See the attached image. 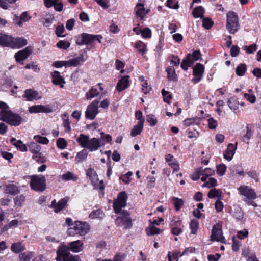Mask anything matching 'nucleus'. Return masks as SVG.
I'll return each instance as SVG.
<instances>
[{"label":"nucleus","mask_w":261,"mask_h":261,"mask_svg":"<svg viewBox=\"0 0 261 261\" xmlns=\"http://www.w3.org/2000/svg\"><path fill=\"white\" fill-rule=\"evenodd\" d=\"M31 179L30 187L36 191H43L46 189V179L43 175L28 176Z\"/></svg>","instance_id":"obj_6"},{"label":"nucleus","mask_w":261,"mask_h":261,"mask_svg":"<svg viewBox=\"0 0 261 261\" xmlns=\"http://www.w3.org/2000/svg\"><path fill=\"white\" fill-rule=\"evenodd\" d=\"M190 227L191 230V232L194 234H196L199 227L198 221L196 219L192 220L190 222Z\"/></svg>","instance_id":"obj_44"},{"label":"nucleus","mask_w":261,"mask_h":261,"mask_svg":"<svg viewBox=\"0 0 261 261\" xmlns=\"http://www.w3.org/2000/svg\"><path fill=\"white\" fill-rule=\"evenodd\" d=\"M146 121L151 126H154L158 123L156 117L152 114H149L146 116Z\"/></svg>","instance_id":"obj_50"},{"label":"nucleus","mask_w":261,"mask_h":261,"mask_svg":"<svg viewBox=\"0 0 261 261\" xmlns=\"http://www.w3.org/2000/svg\"><path fill=\"white\" fill-rule=\"evenodd\" d=\"M166 72L167 73V76L170 81L176 80V75L175 73V70L173 66H169L166 69Z\"/></svg>","instance_id":"obj_39"},{"label":"nucleus","mask_w":261,"mask_h":261,"mask_svg":"<svg viewBox=\"0 0 261 261\" xmlns=\"http://www.w3.org/2000/svg\"><path fill=\"white\" fill-rule=\"evenodd\" d=\"M143 128V124L142 123H138L137 124L135 125L133 128L130 135L132 137H135L137 135L140 134L142 132Z\"/></svg>","instance_id":"obj_38"},{"label":"nucleus","mask_w":261,"mask_h":261,"mask_svg":"<svg viewBox=\"0 0 261 261\" xmlns=\"http://www.w3.org/2000/svg\"><path fill=\"white\" fill-rule=\"evenodd\" d=\"M104 216L103 211L97 209L92 211L89 214V218L91 219L102 218Z\"/></svg>","instance_id":"obj_41"},{"label":"nucleus","mask_w":261,"mask_h":261,"mask_svg":"<svg viewBox=\"0 0 261 261\" xmlns=\"http://www.w3.org/2000/svg\"><path fill=\"white\" fill-rule=\"evenodd\" d=\"M227 167L224 164H220L217 166V172L220 176H223L225 174Z\"/></svg>","instance_id":"obj_61"},{"label":"nucleus","mask_w":261,"mask_h":261,"mask_svg":"<svg viewBox=\"0 0 261 261\" xmlns=\"http://www.w3.org/2000/svg\"><path fill=\"white\" fill-rule=\"evenodd\" d=\"M247 132L245 135H244L242 138V140L246 143H248V141L251 138L252 135V132L251 131V128L250 127L249 125H247L246 126Z\"/></svg>","instance_id":"obj_45"},{"label":"nucleus","mask_w":261,"mask_h":261,"mask_svg":"<svg viewBox=\"0 0 261 261\" xmlns=\"http://www.w3.org/2000/svg\"><path fill=\"white\" fill-rule=\"evenodd\" d=\"M90 230V226L87 222L75 221L71 227L67 230V233L70 236H74L76 234L84 236Z\"/></svg>","instance_id":"obj_4"},{"label":"nucleus","mask_w":261,"mask_h":261,"mask_svg":"<svg viewBox=\"0 0 261 261\" xmlns=\"http://www.w3.org/2000/svg\"><path fill=\"white\" fill-rule=\"evenodd\" d=\"M4 192L12 195H15L19 193V189L17 186L13 183H10L6 186Z\"/></svg>","instance_id":"obj_26"},{"label":"nucleus","mask_w":261,"mask_h":261,"mask_svg":"<svg viewBox=\"0 0 261 261\" xmlns=\"http://www.w3.org/2000/svg\"><path fill=\"white\" fill-rule=\"evenodd\" d=\"M99 101L97 100L89 105L85 112V117L90 120H93L98 113Z\"/></svg>","instance_id":"obj_11"},{"label":"nucleus","mask_w":261,"mask_h":261,"mask_svg":"<svg viewBox=\"0 0 261 261\" xmlns=\"http://www.w3.org/2000/svg\"><path fill=\"white\" fill-rule=\"evenodd\" d=\"M102 83H98L95 86L92 87L89 92L86 94V97L87 99H91L96 96L99 94L98 90H102Z\"/></svg>","instance_id":"obj_23"},{"label":"nucleus","mask_w":261,"mask_h":261,"mask_svg":"<svg viewBox=\"0 0 261 261\" xmlns=\"http://www.w3.org/2000/svg\"><path fill=\"white\" fill-rule=\"evenodd\" d=\"M228 105L231 110H236L239 107V102L236 98L232 97L228 100Z\"/></svg>","instance_id":"obj_46"},{"label":"nucleus","mask_w":261,"mask_h":261,"mask_svg":"<svg viewBox=\"0 0 261 261\" xmlns=\"http://www.w3.org/2000/svg\"><path fill=\"white\" fill-rule=\"evenodd\" d=\"M257 49V46L256 44H253L248 46H245L244 47V50L248 54H253L256 51Z\"/></svg>","instance_id":"obj_52"},{"label":"nucleus","mask_w":261,"mask_h":261,"mask_svg":"<svg viewBox=\"0 0 261 261\" xmlns=\"http://www.w3.org/2000/svg\"><path fill=\"white\" fill-rule=\"evenodd\" d=\"M57 145L61 149H64L67 145V142L65 139L60 138L57 140Z\"/></svg>","instance_id":"obj_56"},{"label":"nucleus","mask_w":261,"mask_h":261,"mask_svg":"<svg viewBox=\"0 0 261 261\" xmlns=\"http://www.w3.org/2000/svg\"><path fill=\"white\" fill-rule=\"evenodd\" d=\"M13 37L10 36L2 34L0 35V44L4 46H10L11 47Z\"/></svg>","instance_id":"obj_29"},{"label":"nucleus","mask_w":261,"mask_h":261,"mask_svg":"<svg viewBox=\"0 0 261 261\" xmlns=\"http://www.w3.org/2000/svg\"><path fill=\"white\" fill-rule=\"evenodd\" d=\"M213 21L209 18H204L203 19L202 25L206 29H210L213 25Z\"/></svg>","instance_id":"obj_57"},{"label":"nucleus","mask_w":261,"mask_h":261,"mask_svg":"<svg viewBox=\"0 0 261 261\" xmlns=\"http://www.w3.org/2000/svg\"><path fill=\"white\" fill-rule=\"evenodd\" d=\"M11 250L16 253H18L25 249V246L21 243L17 242L12 244L11 246Z\"/></svg>","instance_id":"obj_35"},{"label":"nucleus","mask_w":261,"mask_h":261,"mask_svg":"<svg viewBox=\"0 0 261 261\" xmlns=\"http://www.w3.org/2000/svg\"><path fill=\"white\" fill-rule=\"evenodd\" d=\"M86 175L91 180L92 184L96 189L103 190L104 184L102 180H99L96 171L92 168H89L86 171Z\"/></svg>","instance_id":"obj_9"},{"label":"nucleus","mask_w":261,"mask_h":261,"mask_svg":"<svg viewBox=\"0 0 261 261\" xmlns=\"http://www.w3.org/2000/svg\"><path fill=\"white\" fill-rule=\"evenodd\" d=\"M208 127L210 129H215L218 126L217 121L213 118L211 117L207 120Z\"/></svg>","instance_id":"obj_63"},{"label":"nucleus","mask_w":261,"mask_h":261,"mask_svg":"<svg viewBox=\"0 0 261 261\" xmlns=\"http://www.w3.org/2000/svg\"><path fill=\"white\" fill-rule=\"evenodd\" d=\"M28 111L31 114L39 113H49L53 112V109L49 105H37L30 107L28 109Z\"/></svg>","instance_id":"obj_13"},{"label":"nucleus","mask_w":261,"mask_h":261,"mask_svg":"<svg viewBox=\"0 0 261 261\" xmlns=\"http://www.w3.org/2000/svg\"><path fill=\"white\" fill-rule=\"evenodd\" d=\"M162 94L165 102L169 103L172 98V95L169 92L165 91L164 89L162 90Z\"/></svg>","instance_id":"obj_60"},{"label":"nucleus","mask_w":261,"mask_h":261,"mask_svg":"<svg viewBox=\"0 0 261 261\" xmlns=\"http://www.w3.org/2000/svg\"><path fill=\"white\" fill-rule=\"evenodd\" d=\"M62 179L68 181V180H73L75 181L77 179L78 177L77 175H75L73 173L71 172H68L65 174H63L61 176Z\"/></svg>","instance_id":"obj_42"},{"label":"nucleus","mask_w":261,"mask_h":261,"mask_svg":"<svg viewBox=\"0 0 261 261\" xmlns=\"http://www.w3.org/2000/svg\"><path fill=\"white\" fill-rule=\"evenodd\" d=\"M34 139L38 143L44 145H46L49 143V140L45 137L40 135H35L34 136Z\"/></svg>","instance_id":"obj_49"},{"label":"nucleus","mask_w":261,"mask_h":261,"mask_svg":"<svg viewBox=\"0 0 261 261\" xmlns=\"http://www.w3.org/2000/svg\"><path fill=\"white\" fill-rule=\"evenodd\" d=\"M76 140L81 147L91 152L97 150L103 145L99 138H89L88 136L84 134H80Z\"/></svg>","instance_id":"obj_3"},{"label":"nucleus","mask_w":261,"mask_h":261,"mask_svg":"<svg viewBox=\"0 0 261 261\" xmlns=\"http://www.w3.org/2000/svg\"><path fill=\"white\" fill-rule=\"evenodd\" d=\"M56 260H61L62 258L63 261H81L78 255H68L66 248L64 246H60L57 252Z\"/></svg>","instance_id":"obj_10"},{"label":"nucleus","mask_w":261,"mask_h":261,"mask_svg":"<svg viewBox=\"0 0 261 261\" xmlns=\"http://www.w3.org/2000/svg\"><path fill=\"white\" fill-rule=\"evenodd\" d=\"M127 196L125 192L119 193L117 198L114 201L113 208L115 212L119 216L116 220V223L119 226H123L125 228H129L132 226V221L128 213L122 211L126 205Z\"/></svg>","instance_id":"obj_1"},{"label":"nucleus","mask_w":261,"mask_h":261,"mask_svg":"<svg viewBox=\"0 0 261 261\" xmlns=\"http://www.w3.org/2000/svg\"><path fill=\"white\" fill-rule=\"evenodd\" d=\"M238 143L235 144L229 143L225 152L224 153V157L228 161H231L235 153V151L237 148Z\"/></svg>","instance_id":"obj_21"},{"label":"nucleus","mask_w":261,"mask_h":261,"mask_svg":"<svg viewBox=\"0 0 261 261\" xmlns=\"http://www.w3.org/2000/svg\"><path fill=\"white\" fill-rule=\"evenodd\" d=\"M212 241L220 242L222 243H225V239L222 235V231L219 226H214L212 230V234L211 236Z\"/></svg>","instance_id":"obj_14"},{"label":"nucleus","mask_w":261,"mask_h":261,"mask_svg":"<svg viewBox=\"0 0 261 261\" xmlns=\"http://www.w3.org/2000/svg\"><path fill=\"white\" fill-rule=\"evenodd\" d=\"M240 196L243 197L244 201L255 199L257 196L254 190L251 187L245 185H241L237 189Z\"/></svg>","instance_id":"obj_8"},{"label":"nucleus","mask_w":261,"mask_h":261,"mask_svg":"<svg viewBox=\"0 0 261 261\" xmlns=\"http://www.w3.org/2000/svg\"><path fill=\"white\" fill-rule=\"evenodd\" d=\"M230 177L234 179L235 178H238V179H242L243 177L245 176V172L241 169L238 168H232L230 169Z\"/></svg>","instance_id":"obj_27"},{"label":"nucleus","mask_w":261,"mask_h":261,"mask_svg":"<svg viewBox=\"0 0 261 261\" xmlns=\"http://www.w3.org/2000/svg\"><path fill=\"white\" fill-rule=\"evenodd\" d=\"M34 255V253L31 251H27L21 253L19 255L20 261H30Z\"/></svg>","instance_id":"obj_40"},{"label":"nucleus","mask_w":261,"mask_h":261,"mask_svg":"<svg viewBox=\"0 0 261 261\" xmlns=\"http://www.w3.org/2000/svg\"><path fill=\"white\" fill-rule=\"evenodd\" d=\"M226 17V28L230 33L234 34L239 27L238 15L236 12L230 11L227 13Z\"/></svg>","instance_id":"obj_5"},{"label":"nucleus","mask_w":261,"mask_h":261,"mask_svg":"<svg viewBox=\"0 0 261 261\" xmlns=\"http://www.w3.org/2000/svg\"><path fill=\"white\" fill-rule=\"evenodd\" d=\"M25 197L23 195H20L16 197L14 199L15 205L18 207L22 206L23 203L24 202Z\"/></svg>","instance_id":"obj_54"},{"label":"nucleus","mask_w":261,"mask_h":261,"mask_svg":"<svg viewBox=\"0 0 261 261\" xmlns=\"http://www.w3.org/2000/svg\"><path fill=\"white\" fill-rule=\"evenodd\" d=\"M53 78L52 82H64L63 77L61 75L59 72L55 71L51 73Z\"/></svg>","instance_id":"obj_51"},{"label":"nucleus","mask_w":261,"mask_h":261,"mask_svg":"<svg viewBox=\"0 0 261 261\" xmlns=\"http://www.w3.org/2000/svg\"><path fill=\"white\" fill-rule=\"evenodd\" d=\"M166 162L173 169L172 173L179 170V165L177 160L171 154L165 155Z\"/></svg>","instance_id":"obj_18"},{"label":"nucleus","mask_w":261,"mask_h":261,"mask_svg":"<svg viewBox=\"0 0 261 261\" xmlns=\"http://www.w3.org/2000/svg\"><path fill=\"white\" fill-rule=\"evenodd\" d=\"M29 150L34 154L33 158L37 161L42 162V159H37L38 155L40 156L41 147L35 142H31L29 145Z\"/></svg>","instance_id":"obj_20"},{"label":"nucleus","mask_w":261,"mask_h":261,"mask_svg":"<svg viewBox=\"0 0 261 261\" xmlns=\"http://www.w3.org/2000/svg\"><path fill=\"white\" fill-rule=\"evenodd\" d=\"M102 38V37L100 35H91L83 33L76 37V43L79 45H88L94 40H97L100 43Z\"/></svg>","instance_id":"obj_7"},{"label":"nucleus","mask_w":261,"mask_h":261,"mask_svg":"<svg viewBox=\"0 0 261 261\" xmlns=\"http://www.w3.org/2000/svg\"><path fill=\"white\" fill-rule=\"evenodd\" d=\"M134 46L138 50V51L142 55L145 54L147 51L146 44L141 41L136 42Z\"/></svg>","instance_id":"obj_36"},{"label":"nucleus","mask_w":261,"mask_h":261,"mask_svg":"<svg viewBox=\"0 0 261 261\" xmlns=\"http://www.w3.org/2000/svg\"><path fill=\"white\" fill-rule=\"evenodd\" d=\"M11 144L17 147L21 151H27V147L25 144L20 140H16L15 138H12L10 140Z\"/></svg>","instance_id":"obj_32"},{"label":"nucleus","mask_w":261,"mask_h":261,"mask_svg":"<svg viewBox=\"0 0 261 261\" xmlns=\"http://www.w3.org/2000/svg\"><path fill=\"white\" fill-rule=\"evenodd\" d=\"M172 201L177 211H179L181 208V207L184 204L183 200L181 199H179L177 197H173Z\"/></svg>","instance_id":"obj_47"},{"label":"nucleus","mask_w":261,"mask_h":261,"mask_svg":"<svg viewBox=\"0 0 261 261\" xmlns=\"http://www.w3.org/2000/svg\"><path fill=\"white\" fill-rule=\"evenodd\" d=\"M162 230L158 228L153 224H149V227L146 229L148 235L159 234L162 232Z\"/></svg>","instance_id":"obj_37"},{"label":"nucleus","mask_w":261,"mask_h":261,"mask_svg":"<svg viewBox=\"0 0 261 261\" xmlns=\"http://www.w3.org/2000/svg\"><path fill=\"white\" fill-rule=\"evenodd\" d=\"M205 12L204 9L202 6L195 7L192 11V14L195 18H202Z\"/></svg>","instance_id":"obj_34"},{"label":"nucleus","mask_w":261,"mask_h":261,"mask_svg":"<svg viewBox=\"0 0 261 261\" xmlns=\"http://www.w3.org/2000/svg\"><path fill=\"white\" fill-rule=\"evenodd\" d=\"M88 156V153L86 150H83L79 152L75 159L76 164H79L84 161Z\"/></svg>","instance_id":"obj_33"},{"label":"nucleus","mask_w":261,"mask_h":261,"mask_svg":"<svg viewBox=\"0 0 261 261\" xmlns=\"http://www.w3.org/2000/svg\"><path fill=\"white\" fill-rule=\"evenodd\" d=\"M0 120L13 126H18L21 124V117L9 110L8 106L5 102L0 101Z\"/></svg>","instance_id":"obj_2"},{"label":"nucleus","mask_w":261,"mask_h":261,"mask_svg":"<svg viewBox=\"0 0 261 261\" xmlns=\"http://www.w3.org/2000/svg\"><path fill=\"white\" fill-rule=\"evenodd\" d=\"M247 174L249 177L253 179L256 182L259 181V175L255 171H249L247 172Z\"/></svg>","instance_id":"obj_59"},{"label":"nucleus","mask_w":261,"mask_h":261,"mask_svg":"<svg viewBox=\"0 0 261 261\" xmlns=\"http://www.w3.org/2000/svg\"><path fill=\"white\" fill-rule=\"evenodd\" d=\"M83 243L80 240L70 242L68 244V247L64 246L66 250L68 249L73 252H79L83 249Z\"/></svg>","instance_id":"obj_22"},{"label":"nucleus","mask_w":261,"mask_h":261,"mask_svg":"<svg viewBox=\"0 0 261 261\" xmlns=\"http://www.w3.org/2000/svg\"><path fill=\"white\" fill-rule=\"evenodd\" d=\"M27 44V41L24 38H13L11 47L19 48L25 46Z\"/></svg>","instance_id":"obj_28"},{"label":"nucleus","mask_w":261,"mask_h":261,"mask_svg":"<svg viewBox=\"0 0 261 261\" xmlns=\"http://www.w3.org/2000/svg\"><path fill=\"white\" fill-rule=\"evenodd\" d=\"M124 63L120 61L119 60L117 59L115 61V67L117 70H120V73L123 74L124 72V70L123 69L124 67Z\"/></svg>","instance_id":"obj_64"},{"label":"nucleus","mask_w":261,"mask_h":261,"mask_svg":"<svg viewBox=\"0 0 261 261\" xmlns=\"http://www.w3.org/2000/svg\"><path fill=\"white\" fill-rule=\"evenodd\" d=\"M70 44L69 42L64 40L60 41L57 44V46L60 49H66L69 47Z\"/></svg>","instance_id":"obj_58"},{"label":"nucleus","mask_w":261,"mask_h":261,"mask_svg":"<svg viewBox=\"0 0 261 261\" xmlns=\"http://www.w3.org/2000/svg\"><path fill=\"white\" fill-rule=\"evenodd\" d=\"M23 97L25 98L26 100L28 101H32L41 98V96L39 95L37 91L30 89H27L24 91Z\"/></svg>","instance_id":"obj_17"},{"label":"nucleus","mask_w":261,"mask_h":261,"mask_svg":"<svg viewBox=\"0 0 261 261\" xmlns=\"http://www.w3.org/2000/svg\"><path fill=\"white\" fill-rule=\"evenodd\" d=\"M87 59V56L81 54L78 57L71 59L69 60L63 61V67H76L82 65Z\"/></svg>","instance_id":"obj_12"},{"label":"nucleus","mask_w":261,"mask_h":261,"mask_svg":"<svg viewBox=\"0 0 261 261\" xmlns=\"http://www.w3.org/2000/svg\"><path fill=\"white\" fill-rule=\"evenodd\" d=\"M193 64V62L192 61L191 54H188L186 57L182 59L180 67L184 70L186 71L187 70L188 68Z\"/></svg>","instance_id":"obj_30"},{"label":"nucleus","mask_w":261,"mask_h":261,"mask_svg":"<svg viewBox=\"0 0 261 261\" xmlns=\"http://www.w3.org/2000/svg\"><path fill=\"white\" fill-rule=\"evenodd\" d=\"M67 202V200L66 198L60 199L58 202H57L55 199L53 200L49 207L54 209L55 213H58L61 211L66 206Z\"/></svg>","instance_id":"obj_15"},{"label":"nucleus","mask_w":261,"mask_h":261,"mask_svg":"<svg viewBox=\"0 0 261 261\" xmlns=\"http://www.w3.org/2000/svg\"><path fill=\"white\" fill-rule=\"evenodd\" d=\"M19 221L17 219L12 220L3 227V229L0 232V234H2L4 231H7L9 229L16 228L19 225Z\"/></svg>","instance_id":"obj_31"},{"label":"nucleus","mask_w":261,"mask_h":261,"mask_svg":"<svg viewBox=\"0 0 261 261\" xmlns=\"http://www.w3.org/2000/svg\"><path fill=\"white\" fill-rule=\"evenodd\" d=\"M135 11L136 17L140 18V20H143L146 14L148 13V10L145 11L144 5L140 3L138 4L136 6Z\"/></svg>","instance_id":"obj_24"},{"label":"nucleus","mask_w":261,"mask_h":261,"mask_svg":"<svg viewBox=\"0 0 261 261\" xmlns=\"http://www.w3.org/2000/svg\"><path fill=\"white\" fill-rule=\"evenodd\" d=\"M217 180L213 177L210 178L207 182H205L202 185V187H206L208 188H211L215 187L217 185Z\"/></svg>","instance_id":"obj_55"},{"label":"nucleus","mask_w":261,"mask_h":261,"mask_svg":"<svg viewBox=\"0 0 261 261\" xmlns=\"http://www.w3.org/2000/svg\"><path fill=\"white\" fill-rule=\"evenodd\" d=\"M54 18V17L53 15L50 14H47L45 16V18H43L44 20V21L43 22L44 24L46 27L50 25L51 24Z\"/></svg>","instance_id":"obj_62"},{"label":"nucleus","mask_w":261,"mask_h":261,"mask_svg":"<svg viewBox=\"0 0 261 261\" xmlns=\"http://www.w3.org/2000/svg\"><path fill=\"white\" fill-rule=\"evenodd\" d=\"M246 71V65L245 64H240L236 69V72L238 76H243Z\"/></svg>","instance_id":"obj_48"},{"label":"nucleus","mask_w":261,"mask_h":261,"mask_svg":"<svg viewBox=\"0 0 261 261\" xmlns=\"http://www.w3.org/2000/svg\"><path fill=\"white\" fill-rule=\"evenodd\" d=\"M214 173V170L211 168H199L198 169V174H201L202 177L201 178V181L205 182L208 176H211Z\"/></svg>","instance_id":"obj_25"},{"label":"nucleus","mask_w":261,"mask_h":261,"mask_svg":"<svg viewBox=\"0 0 261 261\" xmlns=\"http://www.w3.org/2000/svg\"><path fill=\"white\" fill-rule=\"evenodd\" d=\"M32 48L29 47L19 51L15 55V58L16 62H20L25 60L32 54Z\"/></svg>","instance_id":"obj_16"},{"label":"nucleus","mask_w":261,"mask_h":261,"mask_svg":"<svg viewBox=\"0 0 261 261\" xmlns=\"http://www.w3.org/2000/svg\"><path fill=\"white\" fill-rule=\"evenodd\" d=\"M169 60L170 61V65H172L171 66H177L179 65L180 63V59L176 56L171 55L169 57Z\"/></svg>","instance_id":"obj_53"},{"label":"nucleus","mask_w":261,"mask_h":261,"mask_svg":"<svg viewBox=\"0 0 261 261\" xmlns=\"http://www.w3.org/2000/svg\"><path fill=\"white\" fill-rule=\"evenodd\" d=\"M221 194L222 191L220 190L214 188L209 191L207 196L210 198H214L215 197L219 198L221 197Z\"/></svg>","instance_id":"obj_43"},{"label":"nucleus","mask_w":261,"mask_h":261,"mask_svg":"<svg viewBox=\"0 0 261 261\" xmlns=\"http://www.w3.org/2000/svg\"><path fill=\"white\" fill-rule=\"evenodd\" d=\"M193 75L197 81L202 80L204 71V66L200 63H197L193 67Z\"/></svg>","instance_id":"obj_19"}]
</instances>
